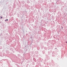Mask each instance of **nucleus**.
Wrapping results in <instances>:
<instances>
[{
    "label": "nucleus",
    "mask_w": 67,
    "mask_h": 67,
    "mask_svg": "<svg viewBox=\"0 0 67 67\" xmlns=\"http://www.w3.org/2000/svg\"><path fill=\"white\" fill-rule=\"evenodd\" d=\"M1 19L2 18V17H1Z\"/></svg>",
    "instance_id": "f257e3e1"
},
{
    "label": "nucleus",
    "mask_w": 67,
    "mask_h": 67,
    "mask_svg": "<svg viewBox=\"0 0 67 67\" xmlns=\"http://www.w3.org/2000/svg\"><path fill=\"white\" fill-rule=\"evenodd\" d=\"M6 21H8V19H6Z\"/></svg>",
    "instance_id": "f03ea898"
},
{
    "label": "nucleus",
    "mask_w": 67,
    "mask_h": 67,
    "mask_svg": "<svg viewBox=\"0 0 67 67\" xmlns=\"http://www.w3.org/2000/svg\"><path fill=\"white\" fill-rule=\"evenodd\" d=\"M7 21V20H5V21Z\"/></svg>",
    "instance_id": "7ed1b4c3"
},
{
    "label": "nucleus",
    "mask_w": 67,
    "mask_h": 67,
    "mask_svg": "<svg viewBox=\"0 0 67 67\" xmlns=\"http://www.w3.org/2000/svg\"><path fill=\"white\" fill-rule=\"evenodd\" d=\"M66 43H67V42H66Z\"/></svg>",
    "instance_id": "20e7f679"
},
{
    "label": "nucleus",
    "mask_w": 67,
    "mask_h": 67,
    "mask_svg": "<svg viewBox=\"0 0 67 67\" xmlns=\"http://www.w3.org/2000/svg\"><path fill=\"white\" fill-rule=\"evenodd\" d=\"M62 29H63V27H62Z\"/></svg>",
    "instance_id": "39448f33"
},
{
    "label": "nucleus",
    "mask_w": 67,
    "mask_h": 67,
    "mask_svg": "<svg viewBox=\"0 0 67 67\" xmlns=\"http://www.w3.org/2000/svg\"><path fill=\"white\" fill-rule=\"evenodd\" d=\"M56 48H55V49H56Z\"/></svg>",
    "instance_id": "423d86ee"
}]
</instances>
